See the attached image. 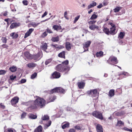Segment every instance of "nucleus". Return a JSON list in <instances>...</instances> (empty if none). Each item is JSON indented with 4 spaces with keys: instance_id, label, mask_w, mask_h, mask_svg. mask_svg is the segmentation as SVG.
I'll use <instances>...</instances> for the list:
<instances>
[{
    "instance_id": "473e14b6",
    "label": "nucleus",
    "mask_w": 132,
    "mask_h": 132,
    "mask_svg": "<svg viewBox=\"0 0 132 132\" xmlns=\"http://www.w3.org/2000/svg\"><path fill=\"white\" fill-rule=\"evenodd\" d=\"M125 33L124 32H121L118 35V37L121 39H122L124 36L125 35Z\"/></svg>"
},
{
    "instance_id": "79ce46f5",
    "label": "nucleus",
    "mask_w": 132,
    "mask_h": 132,
    "mask_svg": "<svg viewBox=\"0 0 132 132\" xmlns=\"http://www.w3.org/2000/svg\"><path fill=\"white\" fill-rule=\"evenodd\" d=\"M34 29L32 28L30 29L27 32L30 35L32 32L34 31Z\"/></svg>"
},
{
    "instance_id": "603ef678",
    "label": "nucleus",
    "mask_w": 132,
    "mask_h": 132,
    "mask_svg": "<svg viewBox=\"0 0 132 132\" xmlns=\"http://www.w3.org/2000/svg\"><path fill=\"white\" fill-rule=\"evenodd\" d=\"M47 35V34L46 32H44L43 33L42 35V37H44Z\"/></svg>"
},
{
    "instance_id": "cd10ccee",
    "label": "nucleus",
    "mask_w": 132,
    "mask_h": 132,
    "mask_svg": "<svg viewBox=\"0 0 132 132\" xmlns=\"http://www.w3.org/2000/svg\"><path fill=\"white\" fill-rule=\"evenodd\" d=\"M103 54V52L101 51H100L99 52H97L96 53V56L97 57H99L102 56Z\"/></svg>"
},
{
    "instance_id": "4d7b16f0",
    "label": "nucleus",
    "mask_w": 132,
    "mask_h": 132,
    "mask_svg": "<svg viewBox=\"0 0 132 132\" xmlns=\"http://www.w3.org/2000/svg\"><path fill=\"white\" fill-rule=\"evenodd\" d=\"M30 35L27 32L25 34L24 36V38H27Z\"/></svg>"
},
{
    "instance_id": "13d9d810",
    "label": "nucleus",
    "mask_w": 132,
    "mask_h": 132,
    "mask_svg": "<svg viewBox=\"0 0 132 132\" xmlns=\"http://www.w3.org/2000/svg\"><path fill=\"white\" fill-rule=\"evenodd\" d=\"M23 3L24 5H28V2L26 1H23Z\"/></svg>"
},
{
    "instance_id": "c9c22d12",
    "label": "nucleus",
    "mask_w": 132,
    "mask_h": 132,
    "mask_svg": "<svg viewBox=\"0 0 132 132\" xmlns=\"http://www.w3.org/2000/svg\"><path fill=\"white\" fill-rule=\"evenodd\" d=\"M6 71L4 70H0V75H4L5 74Z\"/></svg>"
},
{
    "instance_id": "8fccbe9b",
    "label": "nucleus",
    "mask_w": 132,
    "mask_h": 132,
    "mask_svg": "<svg viewBox=\"0 0 132 132\" xmlns=\"http://www.w3.org/2000/svg\"><path fill=\"white\" fill-rule=\"evenodd\" d=\"M26 116V113L25 112L23 113L21 115V118H24Z\"/></svg>"
},
{
    "instance_id": "20e7f679",
    "label": "nucleus",
    "mask_w": 132,
    "mask_h": 132,
    "mask_svg": "<svg viewBox=\"0 0 132 132\" xmlns=\"http://www.w3.org/2000/svg\"><path fill=\"white\" fill-rule=\"evenodd\" d=\"M64 89L61 87H56L51 89L50 91V93L52 94L54 93H64Z\"/></svg>"
},
{
    "instance_id": "69168bd1",
    "label": "nucleus",
    "mask_w": 132,
    "mask_h": 132,
    "mask_svg": "<svg viewBox=\"0 0 132 132\" xmlns=\"http://www.w3.org/2000/svg\"><path fill=\"white\" fill-rule=\"evenodd\" d=\"M75 130L73 129H70L69 131V132H75Z\"/></svg>"
},
{
    "instance_id": "a878e982",
    "label": "nucleus",
    "mask_w": 132,
    "mask_h": 132,
    "mask_svg": "<svg viewBox=\"0 0 132 132\" xmlns=\"http://www.w3.org/2000/svg\"><path fill=\"white\" fill-rule=\"evenodd\" d=\"M29 116L30 118L32 119H35L37 118L36 115H35L32 114H29Z\"/></svg>"
},
{
    "instance_id": "6ab92c4d",
    "label": "nucleus",
    "mask_w": 132,
    "mask_h": 132,
    "mask_svg": "<svg viewBox=\"0 0 132 132\" xmlns=\"http://www.w3.org/2000/svg\"><path fill=\"white\" fill-rule=\"evenodd\" d=\"M42 127L41 126H39L34 131V132H42Z\"/></svg>"
},
{
    "instance_id": "423d86ee",
    "label": "nucleus",
    "mask_w": 132,
    "mask_h": 132,
    "mask_svg": "<svg viewBox=\"0 0 132 132\" xmlns=\"http://www.w3.org/2000/svg\"><path fill=\"white\" fill-rule=\"evenodd\" d=\"M91 42L90 41H88L83 44V48L84 49V51L88 50V47L89 46Z\"/></svg>"
},
{
    "instance_id": "2eb2a0df",
    "label": "nucleus",
    "mask_w": 132,
    "mask_h": 132,
    "mask_svg": "<svg viewBox=\"0 0 132 132\" xmlns=\"http://www.w3.org/2000/svg\"><path fill=\"white\" fill-rule=\"evenodd\" d=\"M27 67L30 68H33L36 67L37 64L35 63L31 62L27 64Z\"/></svg>"
},
{
    "instance_id": "0e129e2a",
    "label": "nucleus",
    "mask_w": 132,
    "mask_h": 132,
    "mask_svg": "<svg viewBox=\"0 0 132 132\" xmlns=\"http://www.w3.org/2000/svg\"><path fill=\"white\" fill-rule=\"evenodd\" d=\"M18 34H15L14 35V36H13V38L14 39L18 37Z\"/></svg>"
},
{
    "instance_id": "774afa93",
    "label": "nucleus",
    "mask_w": 132,
    "mask_h": 132,
    "mask_svg": "<svg viewBox=\"0 0 132 132\" xmlns=\"http://www.w3.org/2000/svg\"><path fill=\"white\" fill-rule=\"evenodd\" d=\"M103 6V5L102 4H100L99 5L97 6V8L99 9L101 8Z\"/></svg>"
},
{
    "instance_id": "bf43d9fd",
    "label": "nucleus",
    "mask_w": 132,
    "mask_h": 132,
    "mask_svg": "<svg viewBox=\"0 0 132 132\" xmlns=\"http://www.w3.org/2000/svg\"><path fill=\"white\" fill-rule=\"evenodd\" d=\"M56 97L55 96H53L52 99L51 100L50 102H53L56 99ZM49 102H50V101Z\"/></svg>"
},
{
    "instance_id": "393cba45",
    "label": "nucleus",
    "mask_w": 132,
    "mask_h": 132,
    "mask_svg": "<svg viewBox=\"0 0 132 132\" xmlns=\"http://www.w3.org/2000/svg\"><path fill=\"white\" fill-rule=\"evenodd\" d=\"M124 122H123L121 120H118L117 124L116 125L119 126H124Z\"/></svg>"
},
{
    "instance_id": "5701e85b",
    "label": "nucleus",
    "mask_w": 132,
    "mask_h": 132,
    "mask_svg": "<svg viewBox=\"0 0 132 132\" xmlns=\"http://www.w3.org/2000/svg\"><path fill=\"white\" fill-rule=\"evenodd\" d=\"M114 94V90L113 89L110 90L109 92V95L110 97H112Z\"/></svg>"
},
{
    "instance_id": "4be33fe9",
    "label": "nucleus",
    "mask_w": 132,
    "mask_h": 132,
    "mask_svg": "<svg viewBox=\"0 0 132 132\" xmlns=\"http://www.w3.org/2000/svg\"><path fill=\"white\" fill-rule=\"evenodd\" d=\"M96 3L94 1L92 2V3L90 4L89 5H88V9H90V8L93 7L94 6H96Z\"/></svg>"
},
{
    "instance_id": "dca6fc26",
    "label": "nucleus",
    "mask_w": 132,
    "mask_h": 132,
    "mask_svg": "<svg viewBox=\"0 0 132 132\" xmlns=\"http://www.w3.org/2000/svg\"><path fill=\"white\" fill-rule=\"evenodd\" d=\"M116 33V27L111 28L110 30V34L113 35L115 34Z\"/></svg>"
},
{
    "instance_id": "39448f33",
    "label": "nucleus",
    "mask_w": 132,
    "mask_h": 132,
    "mask_svg": "<svg viewBox=\"0 0 132 132\" xmlns=\"http://www.w3.org/2000/svg\"><path fill=\"white\" fill-rule=\"evenodd\" d=\"M92 114L93 116L101 120H102L103 119L102 114L100 112L94 111L93 112Z\"/></svg>"
},
{
    "instance_id": "6e6d98bb",
    "label": "nucleus",
    "mask_w": 132,
    "mask_h": 132,
    "mask_svg": "<svg viewBox=\"0 0 132 132\" xmlns=\"http://www.w3.org/2000/svg\"><path fill=\"white\" fill-rule=\"evenodd\" d=\"M51 121H50L48 122V123L46 125L47 126V127H49L51 125Z\"/></svg>"
},
{
    "instance_id": "f03ea898",
    "label": "nucleus",
    "mask_w": 132,
    "mask_h": 132,
    "mask_svg": "<svg viewBox=\"0 0 132 132\" xmlns=\"http://www.w3.org/2000/svg\"><path fill=\"white\" fill-rule=\"evenodd\" d=\"M45 100L43 98L37 97V99L33 102L31 107L34 109L38 107L42 108L45 105Z\"/></svg>"
},
{
    "instance_id": "a18cd8bd",
    "label": "nucleus",
    "mask_w": 132,
    "mask_h": 132,
    "mask_svg": "<svg viewBox=\"0 0 132 132\" xmlns=\"http://www.w3.org/2000/svg\"><path fill=\"white\" fill-rule=\"evenodd\" d=\"M80 17V16H78L76 17L75 18V20L74 21V23H75L78 20Z\"/></svg>"
},
{
    "instance_id": "338daca9",
    "label": "nucleus",
    "mask_w": 132,
    "mask_h": 132,
    "mask_svg": "<svg viewBox=\"0 0 132 132\" xmlns=\"http://www.w3.org/2000/svg\"><path fill=\"white\" fill-rule=\"evenodd\" d=\"M109 24L112 27H115V25L113 24L112 23H110Z\"/></svg>"
},
{
    "instance_id": "aec40b11",
    "label": "nucleus",
    "mask_w": 132,
    "mask_h": 132,
    "mask_svg": "<svg viewBox=\"0 0 132 132\" xmlns=\"http://www.w3.org/2000/svg\"><path fill=\"white\" fill-rule=\"evenodd\" d=\"M65 51H63L60 53L58 54V56L60 57L65 58Z\"/></svg>"
},
{
    "instance_id": "a19ab883",
    "label": "nucleus",
    "mask_w": 132,
    "mask_h": 132,
    "mask_svg": "<svg viewBox=\"0 0 132 132\" xmlns=\"http://www.w3.org/2000/svg\"><path fill=\"white\" fill-rule=\"evenodd\" d=\"M108 0H104L103 2V4L104 6L106 5L108 3Z\"/></svg>"
},
{
    "instance_id": "0eeeda50",
    "label": "nucleus",
    "mask_w": 132,
    "mask_h": 132,
    "mask_svg": "<svg viewBox=\"0 0 132 132\" xmlns=\"http://www.w3.org/2000/svg\"><path fill=\"white\" fill-rule=\"evenodd\" d=\"M19 99V98L16 96L15 97L13 98L11 101V104L14 106L15 104L18 102Z\"/></svg>"
},
{
    "instance_id": "e433bc0d",
    "label": "nucleus",
    "mask_w": 132,
    "mask_h": 132,
    "mask_svg": "<svg viewBox=\"0 0 132 132\" xmlns=\"http://www.w3.org/2000/svg\"><path fill=\"white\" fill-rule=\"evenodd\" d=\"M69 123H67L63 125L62 126L63 129H64L66 127H68L69 126Z\"/></svg>"
},
{
    "instance_id": "7ed1b4c3",
    "label": "nucleus",
    "mask_w": 132,
    "mask_h": 132,
    "mask_svg": "<svg viewBox=\"0 0 132 132\" xmlns=\"http://www.w3.org/2000/svg\"><path fill=\"white\" fill-rule=\"evenodd\" d=\"M87 93L88 95L92 97H95L97 96V98L99 94V93H98L96 89L88 91L87 92Z\"/></svg>"
},
{
    "instance_id": "ea45409f",
    "label": "nucleus",
    "mask_w": 132,
    "mask_h": 132,
    "mask_svg": "<svg viewBox=\"0 0 132 132\" xmlns=\"http://www.w3.org/2000/svg\"><path fill=\"white\" fill-rule=\"evenodd\" d=\"M51 46L53 47V48H60V47L56 44H52L51 45Z\"/></svg>"
},
{
    "instance_id": "de8ad7c7",
    "label": "nucleus",
    "mask_w": 132,
    "mask_h": 132,
    "mask_svg": "<svg viewBox=\"0 0 132 132\" xmlns=\"http://www.w3.org/2000/svg\"><path fill=\"white\" fill-rule=\"evenodd\" d=\"M75 128L76 129L78 130H81V128L79 126L77 125L76 126H75Z\"/></svg>"
},
{
    "instance_id": "f704fd0d",
    "label": "nucleus",
    "mask_w": 132,
    "mask_h": 132,
    "mask_svg": "<svg viewBox=\"0 0 132 132\" xmlns=\"http://www.w3.org/2000/svg\"><path fill=\"white\" fill-rule=\"evenodd\" d=\"M37 73L36 72H35L31 76V78L33 79L35 78L37 76Z\"/></svg>"
},
{
    "instance_id": "3c124183",
    "label": "nucleus",
    "mask_w": 132,
    "mask_h": 132,
    "mask_svg": "<svg viewBox=\"0 0 132 132\" xmlns=\"http://www.w3.org/2000/svg\"><path fill=\"white\" fill-rule=\"evenodd\" d=\"M26 81V80L25 79H22L20 81L21 83H25Z\"/></svg>"
},
{
    "instance_id": "864d4df0",
    "label": "nucleus",
    "mask_w": 132,
    "mask_h": 132,
    "mask_svg": "<svg viewBox=\"0 0 132 132\" xmlns=\"http://www.w3.org/2000/svg\"><path fill=\"white\" fill-rule=\"evenodd\" d=\"M47 32L49 33H53L51 30L49 29L48 28H47Z\"/></svg>"
},
{
    "instance_id": "b1692460",
    "label": "nucleus",
    "mask_w": 132,
    "mask_h": 132,
    "mask_svg": "<svg viewBox=\"0 0 132 132\" xmlns=\"http://www.w3.org/2000/svg\"><path fill=\"white\" fill-rule=\"evenodd\" d=\"M9 70H10L11 72H13L16 71L17 68L16 67L13 66L10 68Z\"/></svg>"
},
{
    "instance_id": "9b49d317",
    "label": "nucleus",
    "mask_w": 132,
    "mask_h": 132,
    "mask_svg": "<svg viewBox=\"0 0 132 132\" xmlns=\"http://www.w3.org/2000/svg\"><path fill=\"white\" fill-rule=\"evenodd\" d=\"M96 129L97 132H103L102 127L100 124H98L97 125Z\"/></svg>"
},
{
    "instance_id": "49530a36",
    "label": "nucleus",
    "mask_w": 132,
    "mask_h": 132,
    "mask_svg": "<svg viewBox=\"0 0 132 132\" xmlns=\"http://www.w3.org/2000/svg\"><path fill=\"white\" fill-rule=\"evenodd\" d=\"M2 40L3 43H6L7 39L5 37L2 38Z\"/></svg>"
},
{
    "instance_id": "9d476101",
    "label": "nucleus",
    "mask_w": 132,
    "mask_h": 132,
    "mask_svg": "<svg viewBox=\"0 0 132 132\" xmlns=\"http://www.w3.org/2000/svg\"><path fill=\"white\" fill-rule=\"evenodd\" d=\"M20 25V23H13L11 25L10 27L11 29H13L19 26Z\"/></svg>"
},
{
    "instance_id": "680f3d73",
    "label": "nucleus",
    "mask_w": 132,
    "mask_h": 132,
    "mask_svg": "<svg viewBox=\"0 0 132 132\" xmlns=\"http://www.w3.org/2000/svg\"><path fill=\"white\" fill-rule=\"evenodd\" d=\"M64 16L65 18L66 19H68V18H67V12H64Z\"/></svg>"
},
{
    "instance_id": "c85d7f7f",
    "label": "nucleus",
    "mask_w": 132,
    "mask_h": 132,
    "mask_svg": "<svg viewBox=\"0 0 132 132\" xmlns=\"http://www.w3.org/2000/svg\"><path fill=\"white\" fill-rule=\"evenodd\" d=\"M59 40V37H53L51 39V40L53 42H56L58 41Z\"/></svg>"
},
{
    "instance_id": "37998d69",
    "label": "nucleus",
    "mask_w": 132,
    "mask_h": 132,
    "mask_svg": "<svg viewBox=\"0 0 132 132\" xmlns=\"http://www.w3.org/2000/svg\"><path fill=\"white\" fill-rule=\"evenodd\" d=\"M123 129L126 131L132 132V128L131 129H129L127 127H124L123 128Z\"/></svg>"
},
{
    "instance_id": "e2e57ef3",
    "label": "nucleus",
    "mask_w": 132,
    "mask_h": 132,
    "mask_svg": "<svg viewBox=\"0 0 132 132\" xmlns=\"http://www.w3.org/2000/svg\"><path fill=\"white\" fill-rule=\"evenodd\" d=\"M72 109L71 108H67V110L68 111H72Z\"/></svg>"
},
{
    "instance_id": "4c0bfd02",
    "label": "nucleus",
    "mask_w": 132,
    "mask_h": 132,
    "mask_svg": "<svg viewBox=\"0 0 132 132\" xmlns=\"http://www.w3.org/2000/svg\"><path fill=\"white\" fill-rule=\"evenodd\" d=\"M52 59H50L47 60L45 62V64L46 65H47L48 64L50 63L52 61Z\"/></svg>"
},
{
    "instance_id": "58836bf2",
    "label": "nucleus",
    "mask_w": 132,
    "mask_h": 132,
    "mask_svg": "<svg viewBox=\"0 0 132 132\" xmlns=\"http://www.w3.org/2000/svg\"><path fill=\"white\" fill-rule=\"evenodd\" d=\"M39 57V55H34L33 57V58L34 60H38V58Z\"/></svg>"
},
{
    "instance_id": "f3484780",
    "label": "nucleus",
    "mask_w": 132,
    "mask_h": 132,
    "mask_svg": "<svg viewBox=\"0 0 132 132\" xmlns=\"http://www.w3.org/2000/svg\"><path fill=\"white\" fill-rule=\"evenodd\" d=\"M89 28L91 30H94L96 29H98L99 27L95 24H94L93 25L89 26Z\"/></svg>"
},
{
    "instance_id": "bb28decb",
    "label": "nucleus",
    "mask_w": 132,
    "mask_h": 132,
    "mask_svg": "<svg viewBox=\"0 0 132 132\" xmlns=\"http://www.w3.org/2000/svg\"><path fill=\"white\" fill-rule=\"evenodd\" d=\"M42 119L43 120H47L49 119V117L47 115H44L42 118Z\"/></svg>"
},
{
    "instance_id": "5fc2aeb1",
    "label": "nucleus",
    "mask_w": 132,
    "mask_h": 132,
    "mask_svg": "<svg viewBox=\"0 0 132 132\" xmlns=\"http://www.w3.org/2000/svg\"><path fill=\"white\" fill-rule=\"evenodd\" d=\"M126 73H127L126 72H122L120 73H119L118 75L119 76H120L122 75H125Z\"/></svg>"
},
{
    "instance_id": "c756f323",
    "label": "nucleus",
    "mask_w": 132,
    "mask_h": 132,
    "mask_svg": "<svg viewBox=\"0 0 132 132\" xmlns=\"http://www.w3.org/2000/svg\"><path fill=\"white\" fill-rule=\"evenodd\" d=\"M103 30L104 31L106 34L109 35L110 34V31L106 28H104Z\"/></svg>"
},
{
    "instance_id": "09e8293b",
    "label": "nucleus",
    "mask_w": 132,
    "mask_h": 132,
    "mask_svg": "<svg viewBox=\"0 0 132 132\" xmlns=\"http://www.w3.org/2000/svg\"><path fill=\"white\" fill-rule=\"evenodd\" d=\"M5 106L3 105L2 103H0V108H2L3 109H5Z\"/></svg>"
},
{
    "instance_id": "72a5a7b5",
    "label": "nucleus",
    "mask_w": 132,
    "mask_h": 132,
    "mask_svg": "<svg viewBox=\"0 0 132 132\" xmlns=\"http://www.w3.org/2000/svg\"><path fill=\"white\" fill-rule=\"evenodd\" d=\"M121 8L120 7H117L113 9L114 12H118L121 9Z\"/></svg>"
},
{
    "instance_id": "a211bd4d",
    "label": "nucleus",
    "mask_w": 132,
    "mask_h": 132,
    "mask_svg": "<svg viewBox=\"0 0 132 132\" xmlns=\"http://www.w3.org/2000/svg\"><path fill=\"white\" fill-rule=\"evenodd\" d=\"M65 47L68 51H69L71 49V44L69 42H67L65 43Z\"/></svg>"
},
{
    "instance_id": "f8f14e48",
    "label": "nucleus",
    "mask_w": 132,
    "mask_h": 132,
    "mask_svg": "<svg viewBox=\"0 0 132 132\" xmlns=\"http://www.w3.org/2000/svg\"><path fill=\"white\" fill-rule=\"evenodd\" d=\"M109 61H110L111 62H115V64L118 63L117 58L114 56L111 57L109 59Z\"/></svg>"
},
{
    "instance_id": "ddd939ff",
    "label": "nucleus",
    "mask_w": 132,
    "mask_h": 132,
    "mask_svg": "<svg viewBox=\"0 0 132 132\" xmlns=\"http://www.w3.org/2000/svg\"><path fill=\"white\" fill-rule=\"evenodd\" d=\"M24 55L25 57L28 59H31L32 58L31 55L28 52H24Z\"/></svg>"
},
{
    "instance_id": "f257e3e1",
    "label": "nucleus",
    "mask_w": 132,
    "mask_h": 132,
    "mask_svg": "<svg viewBox=\"0 0 132 132\" xmlns=\"http://www.w3.org/2000/svg\"><path fill=\"white\" fill-rule=\"evenodd\" d=\"M69 61L67 60L62 62L61 64L58 65L56 67V69L60 72L68 71L70 70V68L67 66Z\"/></svg>"
},
{
    "instance_id": "1a4fd4ad",
    "label": "nucleus",
    "mask_w": 132,
    "mask_h": 132,
    "mask_svg": "<svg viewBox=\"0 0 132 132\" xmlns=\"http://www.w3.org/2000/svg\"><path fill=\"white\" fill-rule=\"evenodd\" d=\"M47 44L46 43H42L41 46V49L44 51H46V52H47L46 51L47 48Z\"/></svg>"
},
{
    "instance_id": "6e6552de",
    "label": "nucleus",
    "mask_w": 132,
    "mask_h": 132,
    "mask_svg": "<svg viewBox=\"0 0 132 132\" xmlns=\"http://www.w3.org/2000/svg\"><path fill=\"white\" fill-rule=\"evenodd\" d=\"M60 77V73L55 71L52 74V77H51V78L52 79L58 78Z\"/></svg>"
},
{
    "instance_id": "412c9836",
    "label": "nucleus",
    "mask_w": 132,
    "mask_h": 132,
    "mask_svg": "<svg viewBox=\"0 0 132 132\" xmlns=\"http://www.w3.org/2000/svg\"><path fill=\"white\" fill-rule=\"evenodd\" d=\"M53 28L54 30L58 31L59 30L61 29V27L60 26L54 25L53 26Z\"/></svg>"
},
{
    "instance_id": "052dcab7",
    "label": "nucleus",
    "mask_w": 132,
    "mask_h": 132,
    "mask_svg": "<svg viewBox=\"0 0 132 132\" xmlns=\"http://www.w3.org/2000/svg\"><path fill=\"white\" fill-rule=\"evenodd\" d=\"M47 14V12H44V14L42 15V18H43Z\"/></svg>"
},
{
    "instance_id": "2f4dec72",
    "label": "nucleus",
    "mask_w": 132,
    "mask_h": 132,
    "mask_svg": "<svg viewBox=\"0 0 132 132\" xmlns=\"http://www.w3.org/2000/svg\"><path fill=\"white\" fill-rule=\"evenodd\" d=\"M96 22V21L93 20L88 21V23L89 26L91 25H93V24L95 23Z\"/></svg>"
},
{
    "instance_id": "c03bdc74",
    "label": "nucleus",
    "mask_w": 132,
    "mask_h": 132,
    "mask_svg": "<svg viewBox=\"0 0 132 132\" xmlns=\"http://www.w3.org/2000/svg\"><path fill=\"white\" fill-rule=\"evenodd\" d=\"M16 78V76H13V75H11L10 77V78L11 80H14Z\"/></svg>"
},
{
    "instance_id": "7c9ffc66",
    "label": "nucleus",
    "mask_w": 132,
    "mask_h": 132,
    "mask_svg": "<svg viewBox=\"0 0 132 132\" xmlns=\"http://www.w3.org/2000/svg\"><path fill=\"white\" fill-rule=\"evenodd\" d=\"M98 15L95 14H93L90 18V19L92 20L96 19Z\"/></svg>"
},
{
    "instance_id": "4468645a",
    "label": "nucleus",
    "mask_w": 132,
    "mask_h": 132,
    "mask_svg": "<svg viewBox=\"0 0 132 132\" xmlns=\"http://www.w3.org/2000/svg\"><path fill=\"white\" fill-rule=\"evenodd\" d=\"M77 85L79 89L83 88L85 86V83L83 82H78Z\"/></svg>"
}]
</instances>
